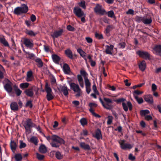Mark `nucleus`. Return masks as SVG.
<instances>
[{
    "label": "nucleus",
    "mask_w": 161,
    "mask_h": 161,
    "mask_svg": "<svg viewBox=\"0 0 161 161\" xmlns=\"http://www.w3.org/2000/svg\"><path fill=\"white\" fill-rule=\"evenodd\" d=\"M73 11L75 15L80 18L82 22L85 23L86 22V14L78 6L75 7L73 8Z\"/></svg>",
    "instance_id": "nucleus-1"
},
{
    "label": "nucleus",
    "mask_w": 161,
    "mask_h": 161,
    "mask_svg": "<svg viewBox=\"0 0 161 161\" xmlns=\"http://www.w3.org/2000/svg\"><path fill=\"white\" fill-rule=\"evenodd\" d=\"M64 140L57 136L52 138V141L50 143L52 147L56 148L59 147L61 144H64Z\"/></svg>",
    "instance_id": "nucleus-2"
},
{
    "label": "nucleus",
    "mask_w": 161,
    "mask_h": 161,
    "mask_svg": "<svg viewBox=\"0 0 161 161\" xmlns=\"http://www.w3.org/2000/svg\"><path fill=\"white\" fill-rule=\"evenodd\" d=\"M103 99L104 101L101 98H99V101L103 107L107 109H111L113 108V106L111 105V104L113 103L112 100L105 97H104Z\"/></svg>",
    "instance_id": "nucleus-3"
},
{
    "label": "nucleus",
    "mask_w": 161,
    "mask_h": 161,
    "mask_svg": "<svg viewBox=\"0 0 161 161\" xmlns=\"http://www.w3.org/2000/svg\"><path fill=\"white\" fill-rule=\"evenodd\" d=\"M23 125L25 130L26 134H29L31 132V128L35 127L36 125L32 122L31 119H28L25 121H24Z\"/></svg>",
    "instance_id": "nucleus-4"
},
{
    "label": "nucleus",
    "mask_w": 161,
    "mask_h": 161,
    "mask_svg": "<svg viewBox=\"0 0 161 161\" xmlns=\"http://www.w3.org/2000/svg\"><path fill=\"white\" fill-rule=\"evenodd\" d=\"M45 90L47 93L46 97L47 100L50 101L53 99L54 98L53 93L47 82H46L45 84Z\"/></svg>",
    "instance_id": "nucleus-5"
},
{
    "label": "nucleus",
    "mask_w": 161,
    "mask_h": 161,
    "mask_svg": "<svg viewBox=\"0 0 161 161\" xmlns=\"http://www.w3.org/2000/svg\"><path fill=\"white\" fill-rule=\"evenodd\" d=\"M69 86L71 89L75 92L77 93L76 95V97H79L80 96L82 92L78 84L74 83H70Z\"/></svg>",
    "instance_id": "nucleus-6"
},
{
    "label": "nucleus",
    "mask_w": 161,
    "mask_h": 161,
    "mask_svg": "<svg viewBox=\"0 0 161 161\" xmlns=\"http://www.w3.org/2000/svg\"><path fill=\"white\" fill-rule=\"evenodd\" d=\"M28 10L27 6L24 4L22 5V7H17L14 10V13L16 14H20L22 13H26Z\"/></svg>",
    "instance_id": "nucleus-7"
},
{
    "label": "nucleus",
    "mask_w": 161,
    "mask_h": 161,
    "mask_svg": "<svg viewBox=\"0 0 161 161\" xmlns=\"http://www.w3.org/2000/svg\"><path fill=\"white\" fill-rule=\"evenodd\" d=\"M23 42L25 46L27 48L31 49L33 47L34 44L32 39L25 38L23 39Z\"/></svg>",
    "instance_id": "nucleus-8"
},
{
    "label": "nucleus",
    "mask_w": 161,
    "mask_h": 161,
    "mask_svg": "<svg viewBox=\"0 0 161 161\" xmlns=\"http://www.w3.org/2000/svg\"><path fill=\"white\" fill-rule=\"evenodd\" d=\"M125 140H120L118 141L120 147L122 149L125 150L126 149H130L132 147V146L130 144L125 143Z\"/></svg>",
    "instance_id": "nucleus-9"
},
{
    "label": "nucleus",
    "mask_w": 161,
    "mask_h": 161,
    "mask_svg": "<svg viewBox=\"0 0 161 161\" xmlns=\"http://www.w3.org/2000/svg\"><path fill=\"white\" fill-rule=\"evenodd\" d=\"M137 53L140 57L146 59L150 60L151 59V55L147 52L138 51Z\"/></svg>",
    "instance_id": "nucleus-10"
},
{
    "label": "nucleus",
    "mask_w": 161,
    "mask_h": 161,
    "mask_svg": "<svg viewBox=\"0 0 161 161\" xmlns=\"http://www.w3.org/2000/svg\"><path fill=\"white\" fill-rule=\"evenodd\" d=\"M94 10L96 13L101 15L104 14L105 11L104 9L103 8L101 5L97 4L94 8Z\"/></svg>",
    "instance_id": "nucleus-11"
},
{
    "label": "nucleus",
    "mask_w": 161,
    "mask_h": 161,
    "mask_svg": "<svg viewBox=\"0 0 161 161\" xmlns=\"http://www.w3.org/2000/svg\"><path fill=\"white\" fill-rule=\"evenodd\" d=\"M122 107L123 109L125 112H127L128 110V108L130 110H131L132 108V104L130 101H127L126 103H122Z\"/></svg>",
    "instance_id": "nucleus-12"
},
{
    "label": "nucleus",
    "mask_w": 161,
    "mask_h": 161,
    "mask_svg": "<svg viewBox=\"0 0 161 161\" xmlns=\"http://www.w3.org/2000/svg\"><path fill=\"white\" fill-rule=\"evenodd\" d=\"M63 32V30L62 29H61L58 31H55L51 35V36L54 39L58 37L61 36Z\"/></svg>",
    "instance_id": "nucleus-13"
},
{
    "label": "nucleus",
    "mask_w": 161,
    "mask_h": 161,
    "mask_svg": "<svg viewBox=\"0 0 161 161\" xmlns=\"http://www.w3.org/2000/svg\"><path fill=\"white\" fill-rule=\"evenodd\" d=\"M145 100L148 103L151 104L153 102L152 96L151 95H146L144 96Z\"/></svg>",
    "instance_id": "nucleus-14"
},
{
    "label": "nucleus",
    "mask_w": 161,
    "mask_h": 161,
    "mask_svg": "<svg viewBox=\"0 0 161 161\" xmlns=\"http://www.w3.org/2000/svg\"><path fill=\"white\" fill-rule=\"evenodd\" d=\"M34 79V76L32 71L30 70L28 71L26 74V80L27 81H31Z\"/></svg>",
    "instance_id": "nucleus-15"
},
{
    "label": "nucleus",
    "mask_w": 161,
    "mask_h": 161,
    "mask_svg": "<svg viewBox=\"0 0 161 161\" xmlns=\"http://www.w3.org/2000/svg\"><path fill=\"white\" fill-rule=\"evenodd\" d=\"M105 52L107 54L112 55L113 50L114 46L113 45H111L110 46L106 45Z\"/></svg>",
    "instance_id": "nucleus-16"
},
{
    "label": "nucleus",
    "mask_w": 161,
    "mask_h": 161,
    "mask_svg": "<svg viewBox=\"0 0 161 161\" xmlns=\"http://www.w3.org/2000/svg\"><path fill=\"white\" fill-rule=\"evenodd\" d=\"M11 83L9 82L6 83L4 86V88L6 91L8 93H10L12 91V88L11 86Z\"/></svg>",
    "instance_id": "nucleus-17"
},
{
    "label": "nucleus",
    "mask_w": 161,
    "mask_h": 161,
    "mask_svg": "<svg viewBox=\"0 0 161 161\" xmlns=\"http://www.w3.org/2000/svg\"><path fill=\"white\" fill-rule=\"evenodd\" d=\"M63 71L65 74H69L70 72V68L68 64H64L63 66Z\"/></svg>",
    "instance_id": "nucleus-18"
},
{
    "label": "nucleus",
    "mask_w": 161,
    "mask_h": 161,
    "mask_svg": "<svg viewBox=\"0 0 161 161\" xmlns=\"http://www.w3.org/2000/svg\"><path fill=\"white\" fill-rule=\"evenodd\" d=\"M153 53L158 54L161 53V45L156 46L153 48Z\"/></svg>",
    "instance_id": "nucleus-19"
},
{
    "label": "nucleus",
    "mask_w": 161,
    "mask_h": 161,
    "mask_svg": "<svg viewBox=\"0 0 161 161\" xmlns=\"http://www.w3.org/2000/svg\"><path fill=\"white\" fill-rule=\"evenodd\" d=\"M10 107L11 109L14 111H16L19 109L18 104L15 102H12L10 104Z\"/></svg>",
    "instance_id": "nucleus-20"
},
{
    "label": "nucleus",
    "mask_w": 161,
    "mask_h": 161,
    "mask_svg": "<svg viewBox=\"0 0 161 161\" xmlns=\"http://www.w3.org/2000/svg\"><path fill=\"white\" fill-rule=\"evenodd\" d=\"M138 65L139 68L142 71H144L145 70L146 67V64L145 61L143 60Z\"/></svg>",
    "instance_id": "nucleus-21"
},
{
    "label": "nucleus",
    "mask_w": 161,
    "mask_h": 161,
    "mask_svg": "<svg viewBox=\"0 0 161 161\" xmlns=\"http://www.w3.org/2000/svg\"><path fill=\"white\" fill-rule=\"evenodd\" d=\"M77 78L79 85L81 88H83L84 87V81L82 76L80 75H77Z\"/></svg>",
    "instance_id": "nucleus-22"
},
{
    "label": "nucleus",
    "mask_w": 161,
    "mask_h": 161,
    "mask_svg": "<svg viewBox=\"0 0 161 161\" xmlns=\"http://www.w3.org/2000/svg\"><path fill=\"white\" fill-rule=\"evenodd\" d=\"M93 136L97 138V140H99L102 138V136L100 130L97 129L96 130L95 134V135H93Z\"/></svg>",
    "instance_id": "nucleus-23"
},
{
    "label": "nucleus",
    "mask_w": 161,
    "mask_h": 161,
    "mask_svg": "<svg viewBox=\"0 0 161 161\" xmlns=\"http://www.w3.org/2000/svg\"><path fill=\"white\" fill-rule=\"evenodd\" d=\"M65 53L69 58L72 59L73 58V53L69 49H68L65 51Z\"/></svg>",
    "instance_id": "nucleus-24"
},
{
    "label": "nucleus",
    "mask_w": 161,
    "mask_h": 161,
    "mask_svg": "<svg viewBox=\"0 0 161 161\" xmlns=\"http://www.w3.org/2000/svg\"><path fill=\"white\" fill-rule=\"evenodd\" d=\"M17 143L14 141L11 140L10 143V146L12 150L14 152L17 147Z\"/></svg>",
    "instance_id": "nucleus-25"
},
{
    "label": "nucleus",
    "mask_w": 161,
    "mask_h": 161,
    "mask_svg": "<svg viewBox=\"0 0 161 161\" xmlns=\"http://www.w3.org/2000/svg\"><path fill=\"white\" fill-rule=\"evenodd\" d=\"M80 146L83 149L85 150H90V146L85 144L84 142H81L80 143Z\"/></svg>",
    "instance_id": "nucleus-26"
},
{
    "label": "nucleus",
    "mask_w": 161,
    "mask_h": 161,
    "mask_svg": "<svg viewBox=\"0 0 161 161\" xmlns=\"http://www.w3.org/2000/svg\"><path fill=\"white\" fill-rule=\"evenodd\" d=\"M30 142L34 143L35 145H37L38 142V139L37 137L34 136L31 137L29 140Z\"/></svg>",
    "instance_id": "nucleus-27"
},
{
    "label": "nucleus",
    "mask_w": 161,
    "mask_h": 161,
    "mask_svg": "<svg viewBox=\"0 0 161 161\" xmlns=\"http://www.w3.org/2000/svg\"><path fill=\"white\" fill-rule=\"evenodd\" d=\"M52 57L53 61L54 63L56 64L58 63L60 59V58L56 54H53L52 55Z\"/></svg>",
    "instance_id": "nucleus-28"
},
{
    "label": "nucleus",
    "mask_w": 161,
    "mask_h": 161,
    "mask_svg": "<svg viewBox=\"0 0 161 161\" xmlns=\"http://www.w3.org/2000/svg\"><path fill=\"white\" fill-rule=\"evenodd\" d=\"M23 50L25 52V55L27 58L31 59L34 57V55L33 54L29 52H26L24 48L23 49Z\"/></svg>",
    "instance_id": "nucleus-29"
},
{
    "label": "nucleus",
    "mask_w": 161,
    "mask_h": 161,
    "mask_svg": "<svg viewBox=\"0 0 161 161\" xmlns=\"http://www.w3.org/2000/svg\"><path fill=\"white\" fill-rule=\"evenodd\" d=\"M152 19L151 18H147L144 17V19H143V23L147 25L150 24L152 22Z\"/></svg>",
    "instance_id": "nucleus-30"
},
{
    "label": "nucleus",
    "mask_w": 161,
    "mask_h": 161,
    "mask_svg": "<svg viewBox=\"0 0 161 161\" xmlns=\"http://www.w3.org/2000/svg\"><path fill=\"white\" fill-rule=\"evenodd\" d=\"M14 90L16 95L17 96H19L22 92V91L19 89L16 85L14 86Z\"/></svg>",
    "instance_id": "nucleus-31"
},
{
    "label": "nucleus",
    "mask_w": 161,
    "mask_h": 161,
    "mask_svg": "<svg viewBox=\"0 0 161 161\" xmlns=\"http://www.w3.org/2000/svg\"><path fill=\"white\" fill-rule=\"evenodd\" d=\"M0 42L5 46L9 47V45L8 42L4 37H0Z\"/></svg>",
    "instance_id": "nucleus-32"
},
{
    "label": "nucleus",
    "mask_w": 161,
    "mask_h": 161,
    "mask_svg": "<svg viewBox=\"0 0 161 161\" xmlns=\"http://www.w3.org/2000/svg\"><path fill=\"white\" fill-rule=\"evenodd\" d=\"M39 151L42 153H46L47 151L46 147L43 145H41L39 148Z\"/></svg>",
    "instance_id": "nucleus-33"
},
{
    "label": "nucleus",
    "mask_w": 161,
    "mask_h": 161,
    "mask_svg": "<svg viewBox=\"0 0 161 161\" xmlns=\"http://www.w3.org/2000/svg\"><path fill=\"white\" fill-rule=\"evenodd\" d=\"M61 91L63 92L64 95L67 96L68 95V88L66 86H62L61 88Z\"/></svg>",
    "instance_id": "nucleus-34"
},
{
    "label": "nucleus",
    "mask_w": 161,
    "mask_h": 161,
    "mask_svg": "<svg viewBox=\"0 0 161 161\" xmlns=\"http://www.w3.org/2000/svg\"><path fill=\"white\" fill-rule=\"evenodd\" d=\"M85 3L86 2L84 0H81L80 2L78 3V5L82 8L85 9L86 8Z\"/></svg>",
    "instance_id": "nucleus-35"
},
{
    "label": "nucleus",
    "mask_w": 161,
    "mask_h": 161,
    "mask_svg": "<svg viewBox=\"0 0 161 161\" xmlns=\"http://www.w3.org/2000/svg\"><path fill=\"white\" fill-rule=\"evenodd\" d=\"M25 93L27 95L31 97H32L34 94L32 90L31 89H28L25 90Z\"/></svg>",
    "instance_id": "nucleus-36"
},
{
    "label": "nucleus",
    "mask_w": 161,
    "mask_h": 161,
    "mask_svg": "<svg viewBox=\"0 0 161 161\" xmlns=\"http://www.w3.org/2000/svg\"><path fill=\"white\" fill-rule=\"evenodd\" d=\"M35 61L38 63L37 66L39 67H42L43 66V63L41 59L39 58H37L35 59Z\"/></svg>",
    "instance_id": "nucleus-37"
},
{
    "label": "nucleus",
    "mask_w": 161,
    "mask_h": 161,
    "mask_svg": "<svg viewBox=\"0 0 161 161\" xmlns=\"http://www.w3.org/2000/svg\"><path fill=\"white\" fill-rule=\"evenodd\" d=\"M150 113V112L148 110H142L140 111L141 115L142 116H145L147 114Z\"/></svg>",
    "instance_id": "nucleus-38"
},
{
    "label": "nucleus",
    "mask_w": 161,
    "mask_h": 161,
    "mask_svg": "<svg viewBox=\"0 0 161 161\" xmlns=\"http://www.w3.org/2000/svg\"><path fill=\"white\" fill-rule=\"evenodd\" d=\"M80 75L81 76H82L84 79H86L87 78L88 74L86 72V71L84 69H81L80 71Z\"/></svg>",
    "instance_id": "nucleus-39"
},
{
    "label": "nucleus",
    "mask_w": 161,
    "mask_h": 161,
    "mask_svg": "<svg viewBox=\"0 0 161 161\" xmlns=\"http://www.w3.org/2000/svg\"><path fill=\"white\" fill-rule=\"evenodd\" d=\"M80 122L81 125L84 126L87 124V122L86 119L85 118H82L80 120Z\"/></svg>",
    "instance_id": "nucleus-40"
},
{
    "label": "nucleus",
    "mask_w": 161,
    "mask_h": 161,
    "mask_svg": "<svg viewBox=\"0 0 161 161\" xmlns=\"http://www.w3.org/2000/svg\"><path fill=\"white\" fill-rule=\"evenodd\" d=\"M134 97L138 103L141 104L143 103V100L142 98H139L137 96L135 95H134Z\"/></svg>",
    "instance_id": "nucleus-41"
},
{
    "label": "nucleus",
    "mask_w": 161,
    "mask_h": 161,
    "mask_svg": "<svg viewBox=\"0 0 161 161\" xmlns=\"http://www.w3.org/2000/svg\"><path fill=\"white\" fill-rule=\"evenodd\" d=\"M29 86V83L25 82L21 83L20 84L19 86L21 89H25L27 88Z\"/></svg>",
    "instance_id": "nucleus-42"
},
{
    "label": "nucleus",
    "mask_w": 161,
    "mask_h": 161,
    "mask_svg": "<svg viewBox=\"0 0 161 161\" xmlns=\"http://www.w3.org/2000/svg\"><path fill=\"white\" fill-rule=\"evenodd\" d=\"M55 156L56 158L59 159H62L63 157V155H62L61 153L59 151L56 152Z\"/></svg>",
    "instance_id": "nucleus-43"
},
{
    "label": "nucleus",
    "mask_w": 161,
    "mask_h": 161,
    "mask_svg": "<svg viewBox=\"0 0 161 161\" xmlns=\"http://www.w3.org/2000/svg\"><path fill=\"white\" fill-rule=\"evenodd\" d=\"M125 101L126 99L125 98H121L118 99H117L116 100H115V101L117 103H122V104L123 103H125Z\"/></svg>",
    "instance_id": "nucleus-44"
},
{
    "label": "nucleus",
    "mask_w": 161,
    "mask_h": 161,
    "mask_svg": "<svg viewBox=\"0 0 161 161\" xmlns=\"http://www.w3.org/2000/svg\"><path fill=\"white\" fill-rule=\"evenodd\" d=\"M108 118L107 123L108 125H110L112 122L113 117L112 116L109 115L108 117Z\"/></svg>",
    "instance_id": "nucleus-45"
},
{
    "label": "nucleus",
    "mask_w": 161,
    "mask_h": 161,
    "mask_svg": "<svg viewBox=\"0 0 161 161\" xmlns=\"http://www.w3.org/2000/svg\"><path fill=\"white\" fill-rule=\"evenodd\" d=\"M95 36L98 39H101L103 38V36L102 34H99L97 33H95Z\"/></svg>",
    "instance_id": "nucleus-46"
},
{
    "label": "nucleus",
    "mask_w": 161,
    "mask_h": 161,
    "mask_svg": "<svg viewBox=\"0 0 161 161\" xmlns=\"http://www.w3.org/2000/svg\"><path fill=\"white\" fill-rule=\"evenodd\" d=\"M36 156L37 158L40 160H43L44 157L43 155L39 154L38 153H36Z\"/></svg>",
    "instance_id": "nucleus-47"
},
{
    "label": "nucleus",
    "mask_w": 161,
    "mask_h": 161,
    "mask_svg": "<svg viewBox=\"0 0 161 161\" xmlns=\"http://www.w3.org/2000/svg\"><path fill=\"white\" fill-rule=\"evenodd\" d=\"M84 80L86 87L91 86V83L88 78L85 79Z\"/></svg>",
    "instance_id": "nucleus-48"
},
{
    "label": "nucleus",
    "mask_w": 161,
    "mask_h": 161,
    "mask_svg": "<svg viewBox=\"0 0 161 161\" xmlns=\"http://www.w3.org/2000/svg\"><path fill=\"white\" fill-rule=\"evenodd\" d=\"M77 52L80 53V55L82 57L85 55V53L81 48H79L77 49Z\"/></svg>",
    "instance_id": "nucleus-49"
},
{
    "label": "nucleus",
    "mask_w": 161,
    "mask_h": 161,
    "mask_svg": "<svg viewBox=\"0 0 161 161\" xmlns=\"http://www.w3.org/2000/svg\"><path fill=\"white\" fill-rule=\"evenodd\" d=\"M15 158L17 161H19L21 160L22 157L20 154H17L15 155Z\"/></svg>",
    "instance_id": "nucleus-50"
},
{
    "label": "nucleus",
    "mask_w": 161,
    "mask_h": 161,
    "mask_svg": "<svg viewBox=\"0 0 161 161\" xmlns=\"http://www.w3.org/2000/svg\"><path fill=\"white\" fill-rule=\"evenodd\" d=\"M151 88L152 91L153 92H155L157 89V87L155 84L153 83L152 85Z\"/></svg>",
    "instance_id": "nucleus-51"
},
{
    "label": "nucleus",
    "mask_w": 161,
    "mask_h": 161,
    "mask_svg": "<svg viewBox=\"0 0 161 161\" xmlns=\"http://www.w3.org/2000/svg\"><path fill=\"white\" fill-rule=\"evenodd\" d=\"M125 45L126 44L125 42H120L118 44V45L120 46L119 47V48L122 49L124 48L125 47Z\"/></svg>",
    "instance_id": "nucleus-52"
},
{
    "label": "nucleus",
    "mask_w": 161,
    "mask_h": 161,
    "mask_svg": "<svg viewBox=\"0 0 161 161\" xmlns=\"http://www.w3.org/2000/svg\"><path fill=\"white\" fill-rule=\"evenodd\" d=\"M114 15V12L112 10L108 11V15L109 17L112 18L113 17Z\"/></svg>",
    "instance_id": "nucleus-53"
},
{
    "label": "nucleus",
    "mask_w": 161,
    "mask_h": 161,
    "mask_svg": "<svg viewBox=\"0 0 161 161\" xmlns=\"http://www.w3.org/2000/svg\"><path fill=\"white\" fill-rule=\"evenodd\" d=\"M112 28L111 26L108 25L107 26L106 28L105 29V32L106 33H108L111 31V29Z\"/></svg>",
    "instance_id": "nucleus-54"
},
{
    "label": "nucleus",
    "mask_w": 161,
    "mask_h": 161,
    "mask_svg": "<svg viewBox=\"0 0 161 161\" xmlns=\"http://www.w3.org/2000/svg\"><path fill=\"white\" fill-rule=\"evenodd\" d=\"M143 93V92L142 91H140L138 90H135L133 94L134 95H136V94H137V95H140V94H142Z\"/></svg>",
    "instance_id": "nucleus-55"
},
{
    "label": "nucleus",
    "mask_w": 161,
    "mask_h": 161,
    "mask_svg": "<svg viewBox=\"0 0 161 161\" xmlns=\"http://www.w3.org/2000/svg\"><path fill=\"white\" fill-rule=\"evenodd\" d=\"M88 134V132L86 130H83L82 133H81V135H83L85 136H87Z\"/></svg>",
    "instance_id": "nucleus-56"
},
{
    "label": "nucleus",
    "mask_w": 161,
    "mask_h": 161,
    "mask_svg": "<svg viewBox=\"0 0 161 161\" xmlns=\"http://www.w3.org/2000/svg\"><path fill=\"white\" fill-rule=\"evenodd\" d=\"M27 34L30 36H35L36 34L32 31H29L27 32Z\"/></svg>",
    "instance_id": "nucleus-57"
},
{
    "label": "nucleus",
    "mask_w": 161,
    "mask_h": 161,
    "mask_svg": "<svg viewBox=\"0 0 161 161\" xmlns=\"http://www.w3.org/2000/svg\"><path fill=\"white\" fill-rule=\"evenodd\" d=\"M26 146V144L25 143L23 142L22 141H20V145L19 147L20 148H22L25 147Z\"/></svg>",
    "instance_id": "nucleus-58"
},
{
    "label": "nucleus",
    "mask_w": 161,
    "mask_h": 161,
    "mask_svg": "<svg viewBox=\"0 0 161 161\" xmlns=\"http://www.w3.org/2000/svg\"><path fill=\"white\" fill-rule=\"evenodd\" d=\"M44 49L47 52H48L50 51V49L48 46L45 45H44Z\"/></svg>",
    "instance_id": "nucleus-59"
},
{
    "label": "nucleus",
    "mask_w": 161,
    "mask_h": 161,
    "mask_svg": "<svg viewBox=\"0 0 161 161\" xmlns=\"http://www.w3.org/2000/svg\"><path fill=\"white\" fill-rule=\"evenodd\" d=\"M26 106L29 107L30 108H31L32 107V104L31 101H28L26 103Z\"/></svg>",
    "instance_id": "nucleus-60"
},
{
    "label": "nucleus",
    "mask_w": 161,
    "mask_h": 161,
    "mask_svg": "<svg viewBox=\"0 0 161 161\" xmlns=\"http://www.w3.org/2000/svg\"><path fill=\"white\" fill-rule=\"evenodd\" d=\"M56 135H53L51 136H46V137L47 139L49 142H50L51 141V142L52 141V138L54 136H56Z\"/></svg>",
    "instance_id": "nucleus-61"
},
{
    "label": "nucleus",
    "mask_w": 161,
    "mask_h": 161,
    "mask_svg": "<svg viewBox=\"0 0 161 161\" xmlns=\"http://www.w3.org/2000/svg\"><path fill=\"white\" fill-rule=\"evenodd\" d=\"M129 158L131 161H134L135 159V157L133 156L132 154H130L129 155Z\"/></svg>",
    "instance_id": "nucleus-62"
},
{
    "label": "nucleus",
    "mask_w": 161,
    "mask_h": 161,
    "mask_svg": "<svg viewBox=\"0 0 161 161\" xmlns=\"http://www.w3.org/2000/svg\"><path fill=\"white\" fill-rule=\"evenodd\" d=\"M67 29L69 31H73L74 30V28L70 25H68L67 27Z\"/></svg>",
    "instance_id": "nucleus-63"
},
{
    "label": "nucleus",
    "mask_w": 161,
    "mask_h": 161,
    "mask_svg": "<svg viewBox=\"0 0 161 161\" xmlns=\"http://www.w3.org/2000/svg\"><path fill=\"white\" fill-rule=\"evenodd\" d=\"M127 14H134V11L132 9H129L127 12Z\"/></svg>",
    "instance_id": "nucleus-64"
}]
</instances>
